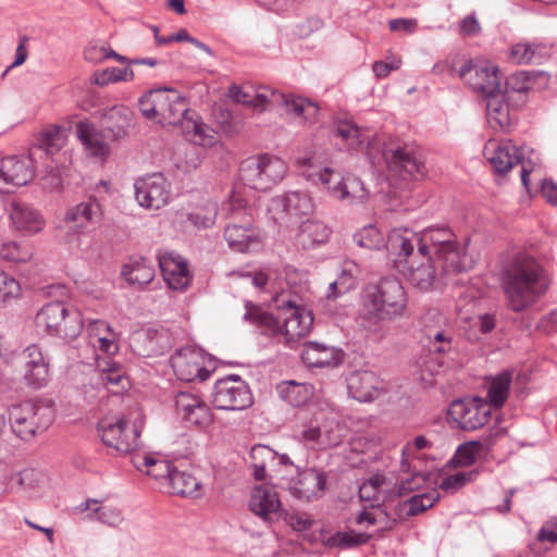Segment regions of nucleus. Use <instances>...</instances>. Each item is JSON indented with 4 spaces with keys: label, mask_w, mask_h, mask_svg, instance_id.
<instances>
[{
    "label": "nucleus",
    "mask_w": 557,
    "mask_h": 557,
    "mask_svg": "<svg viewBox=\"0 0 557 557\" xmlns=\"http://www.w3.org/2000/svg\"><path fill=\"white\" fill-rule=\"evenodd\" d=\"M159 267L168 286L174 290H184L190 283L191 276L187 261L173 253L159 258Z\"/></svg>",
    "instance_id": "nucleus-27"
},
{
    "label": "nucleus",
    "mask_w": 557,
    "mask_h": 557,
    "mask_svg": "<svg viewBox=\"0 0 557 557\" xmlns=\"http://www.w3.org/2000/svg\"><path fill=\"white\" fill-rule=\"evenodd\" d=\"M301 359L309 367H336L343 360V351L317 342H308L304 346Z\"/></svg>",
    "instance_id": "nucleus-33"
},
{
    "label": "nucleus",
    "mask_w": 557,
    "mask_h": 557,
    "mask_svg": "<svg viewBox=\"0 0 557 557\" xmlns=\"http://www.w3.org/2000/svg\"><path fill=\"white\" fill-rule=\"evenodd\" d=\"M484 156L497 174H506L521 161L518 148L511 140L490 139L484 147Z\"/></svg>",
    "instance_id": "nucleus-24"
},
{
    "label": "nucleus",
    "mask_w": 557,
    "mask_h": 557,
    "mask_svg": "<svg viewBox=\"0 0 557 557\" xmlns=\"http://www.w3.org/2000/svg\"><path fill=\"white\" fill-rule=\"evenodd\" d=\"M97 429L102 443L120 454H129L138 446L139 431L123 417L103 418Z\"/></svg>",
    "instance_id": "nucleus-15"
},
{
    "label": "nucleus",
    "mask_w": 557,
    "mask_h": 557,
    "mask_svg": "<svg viewBox=\"0 0 557 557\" xmlns=\"http://www.w3.org/2000/svg\"><path fill=\"white\" fill-rule=\"evenodd\" d=\"M183 128L186 136L195 145L212 147L216 143V132L202 121L187 119Z\"/></svg>",
    "instance_id": "nucleus-45"
},
{
    "label": "nucleus",
    "mask_w": 557,
    "mask_h": 557,
    "mask_svg": "<svg viewBox=\"0 0 557 557\" xmlns=\"http://www.w3.org/2000/svg\"><path fill=\"white\" fill-rule=\"evenodd\" d=\"M134 189L137 203L147 210H159L172 199L171 183L161 172L138 177Z\"/></svg>",
    "instance_id": "nucleus-14"
},
{
    "label": "nucleus",
    "mask_w": 557,
    "mask_h": 557,
    "mask_svg": "<svg viewBox=\"0 0 557 557\" xmlns=\"http://www.w3.org/2000/svg\"><path fill=\"white\" fill-rule=\"evenodd\" d=\"M252 465H271L275 463L277 454L265 445H255L250 450Z\"/></svg>",
    "instance_id": "nucleus-64"
},
{
    "label": "nucleus",
    "mask_w": 557,
    "mask_h": 557,
    "mask_svg": "<svg viewBox=\"0 0 557 557\" xmlns=\"http://www.w3.org/2000/svg\"><path fill=\"white\" fill-rule=\"evenodd\" d=\"M74 513H86L85 519L98 521L111 527H115L123 521L120 509L113 506H102L96 498H88L73 508Z\"/></svg>",
    "instance_id": "nucleus-35"
},
{
    "label": "nucleus",
    "mask_w": 557,
    "mask_h": 557,
    "mask_svg": "<svg viewBox=\"0 0 557 557\" xmlns=\"http://www.w3.org/2000/svg\"><path fill=\"white\" fill-rule=\"evenodd\" d=\"M21 285L11 274L0 269V300L8 301L20 297Z\"/></svg>",
    "instance_id": "nucleus-60"
},
{
    "label": "nucleus",
    "mask_w": 557,
    "mask_h": 557,
    "mask_svg": "<svg viewBox=\"0 0 557 557\" xmlns=\"http://www.w3.org/2000/svg\"><path fill=\"white\" fill-rule=\"evenodd\" d=\"M222 212L230 220L224 227V238L230 249L247 252L261 245L262 233L255 226L252 213L242 198L231 197L223 203Z\"/></svg>",
    "instance_id": "nucleus-4"
},
{
    "label": "nucleus",
    "mask_w": 557,
    "mask_h": 557,
    "mask_svg": "<svg viewBox=\"0 0 557 557\" xmlns=\"http://www.w3.org/2000/svg\"><path fill=\"white\" fill-rule=\"evenodd\" d=\"M154 268L144 257H131L121 269V276L131 286L141 288L154 278Z\"/></svg>",
    "instance_id": "nucleus-38"
},
{
    "label": "nucleus",
    "mask_w": 557,
    "mask_h": 557,
    "mask_svg": "<svg viewBox=\"0 0 557 557\" xmlns=\"http://www.w3.org/2000/svg\"><path fill=\"white\" fill-rule=\"evenodd\" d=\"M103 211L99 200L90 196L66 209L64 224L76 235L85 234L102 221Z\"/></svg>",
    "instance_id": "nucleus-18"
},
{
    "label": "nucleus",
    "mask_w": 557,
    "mask_h": 557,
    "mask_svg": "<svg viewBox=\"0 0 557 557\" xmlns=\"http://www.w3.org/2000/svg\"><path fill=\"white\" fill-rule=\"evenodd\" d=\"M35 324L39 331L69 339L78 336L84 327L81 312L67 310L61 301L45 305L37 312Z\"/></svg>",
    "instance_id": "nucleus-7"
},
{
    "label": "nucleus",
    "mask_w": 557,
    "mask_h": 557,
    "mask_svg": "<svg viewBox=\"0 0 557 557\" xmlns=\"http://www.w3.org/2000/svg\"><path fill=\"white\" fill-rule=\"evenodd\" d=\"M161 88L147 91L138 100V108L141 114L148 120H157L160 104Z\"/></svg>",
    "instance_id": "nucleus-58"
},
{
    "label": "nucleus",
    "mask_w": 557,
    "mask_h": 557,
    "mask_svg": "<svg viewBox=\"0 0 557 557\" xmlns=\"http://www.w3.org/2000/svg\"><path fill=\"white\" fill-rule=\"evenodd\" d=\"M459 76L473 91L483 98L500 92L499 70L492 63H473L468 61L461 66Z\"/></svg>",
    "instance_id": "nucleus-17"
},
{
    "label": "nucleus",
    "mask_w": 557,
    "mask_h": 557,
    "mask_svg": "<svg viewBox=\"0 0 557 557\" xmlns=\"http://www.w3.org/2000/svg\"><path fill=\"white\" fill-rule=\"evenodd\" d=\"M331 234L332 230L323 222L307 220L300 224L296 240L301 248L309 250L326 244Z\"/></svg>",
    "instance_id": "nucleus-37"
},
{
    "label": "nucleus",
    "mask_w": 557,
    "mask_h": 557,
    "mask_svg": "<svg viewBox=\"0 0 557 557\" xmlns=\"http://www.w3.org/2000/svg\"><path fill=\"white\" fill-rule=\"evenodd\" d=\"M249 508L256 516L269 522L281 517L282 503L274 488L257 486L251 492Z\"/></svg>",
    "instance_id": "nucleus-25"
},
{
    "label": "nucleus",
    "mask_w": 557,
    "mask_h": 557,
    "mask_svg": "<svg viewBox=\"0 0 557 557\" xmlns=\"http://www.w3.org/2000/svg\"><path fill=\"white\" fill-rule=\"evenodd\" d=\"M175 408L177 416L187 425L205 429L213 422L209 406L194 394L178 393L175 397Z\"/></svg>",
    "instance_id": "nucleus-21"
},
{
    "label": "nucleus",
    "mask_w": 557,
    "mask_h": 557,
    "mask_svg": "<svg viewBox=\"0 0 557 557\" xmlns=\"http://www.w3.org/2000/svg\"><path fill=\"white\" fill-rule=\"evenodd\" d=\"M277 104H283L288 112L301 116L309 123L318 120L320 109L317 103L308 99L285 95L267 86L253 88L251 102L253 109L263 111Z\"/></svg>",
    "instance_id": "nucleus-9"
},
{
    "label": "nucleus",
    "mask_w": 557,
    "mask_h": 557,
    "mask_svg": "<svg viewBox=\"0 0 557 557\" xmlns=\"http://www.w3.org/2000/svg\"><path fill=\"white\" fill-rule=\"evenodd\" d=\"M288 171L287 163L280 157L261 153L247 158L240 165L243 182L256 190H269L278 184Z\"/></svg>",
    "instance_id": "nucleus-6"
},
{
    "label": "nucleus",
    "mask_w": 557,
    "mask_h": 557,
    "mask_svg": "<svg viewBox=\"0 0 557 557\" xmlns=\"http://www.w3.org/2000/svg\"><path fill=\"white\" fill-rule=\"evenodd\" d=\"M172 367L182 381L193 382L199 376V355L189 348L180 349L172 357Z\"/></svg>",
    "instance_id": "nucleus-39"
},
{
    "label": "nucleus",
    "mask_w": 557,
    "mask_h": 557,
    "mask_svg": "<svg viewBox=\"0 0 557 557\" xmlns=\"http://www.w3.org/2000/svg\"><path fill=\"white\" fill-rule=\"evenodd\" d=\"M420 239L429 245L430 255L441 263L443 273H459L471 269L472 260L455 240V235L448 227L424 230Z\"/></svg>",
    "instance_id": "nucleus-5"
},
{
    "label": "nucleus",
    "mask_w": 557,
    "mask_h": 557,
    "mask_svg": "<svg viewBox=\"0 0 557 557\" xmlns=\"http://www.w3.org/2000/svg\"><path fill=\"white\" fill-rule=\"evenodd\" d=\"M133 463L135 467L143 471L156 480H170L175 467L172 462L164 459H156L151 456H135L133 459Z\"/></svg>",
    "instance_id": "nucleus-44"
},
{
    "label": "nucleus",
    "mask_w": 557,
    "mask_h": 557,
    "mask_svg": "<svg viewBox=\"0 0 557 557\" xmlns=\"http://www.w3.org/2000/svg\"><path fill=\"white\" fill-rule=\"evenodd\" d=\"M53 419L52 407L42 403L28 400L10 410L12 430L23 441H29L46 431Z\"/></svg>",
    "instance_id": "nucleus-8"
},
{
    "label": "nucleus",
    "mask_w": 557,
    "mask_h": 557,
    "mask_svg": "<svg viewBox=\"0 0 557 557\" xmlns=\"http://www.w3.org/2000/svg\"><path fill=\"white\" fill-rule=\"evenodd\" d=\"M64 144L65 137L61 127L51 125L40 133L37 143L29 148L30 156L39 161L55 162L54 157Z\"/></svg>",
    "instance_id": "nucleus-31"
},
{
    "label": "nucleus",
    "mask_w": 557,
    "mask_h": 557,
    "mask_svg": "<svg viewBox=\"0 0 557 557\" xmlns=\"http://www.w3.org/2000/svg\"><path fill=\"white\" fill-rule=\"evenodd\" d=\"M174 158L176 166L184 172L196 169L200 163L199 153L196 147L190 144L180 147L175 151Z\"/></svg>",
    "instance_id": "nucleus-54"
},
{
    "label": "nucleus",
    "mask_w": 557,
    "mask_h": 557,
    "mask_svg": "<svg viewBox=\"0 0 557 557\" xmlns=\"http://www.w3.org/2000/svg\"><path fill=\"white\" fill-rule=\"evenodd\" d=\"M9 216L17 231L28 235L40 232L46 225V221L40 212L24 202H12L9 209Z\"/></svg>",
    "instance_id": "nucleus-30"
},
{
    "label": "nucleus",
    "mask_w": 557,
    "mask_h": 557,
    "mask_svg": "<svg viewBox=\"0 0 557 557\" xmlns=\"http://www.w3.org/2000/svg\"><path fill=\"white\" fill-rule=\"evenodd\" d=\"M370 535L363 532H337L331 537V543L339 548H350L361 544H366L370 540Z\"/></svg>",
    "instance_id": "nucleus-57"
},
{
    "label": "nucleus",
    "mask_w": 557,
    "mask_h": 557,
    "mask_svg": "<svg viewBox=\"0 0 557 557\" xmlns=\"http://www.w3.org/2000/svg\"><path fill=\"white\" fill-rule=\"evenodd\" d=\"M159 109L157 120L160 123L177 125L187 120L188 106L186 99L172 88H161L159 98Z\"/></svg>",
    "instance_id": "nucleus-23"
},
{
    "label": "nucleus",
    "mask_w": 557,
    "mask_h": 557,
    "mask_svg": "<svg viewBox=\"0 0 557 557\" xmlns=\"http://www.w3.org/2000/svg\"><path fill=\"white\" fill-rule=\"evenodd\" d=\"M216 215V205L211 203L188 213L187 219L197 228H209L215 223Z\"/></svg>",
    "instance_id": "nucleus-55"
},
{
    "label": "nucleus",
    "mask_w": 557,
    "mask_h": 557,
    "mask_svg": "<svg viewBox=\"0 0 557 557\" xmlns=\"http://www.w3.org/2000/svg\"><path fill=\"white\" fill-rule=\"evenodd\" d=\"M96 362L99 384L113 394H120L127 388L128 380L119 363L107 358H97Z\"/></svg>",
    "instance_id": "nucleus-36"
},
{
    "label": "nucleus",
    "mask_w": 557,
    "mask_h": 557,
    "mask_svg": "<svg viewBox=\"0 0 557 557\" xmlns=\"http://www.w3.org/2000/svg\"><path fill=\"white\" fill-rule=\"evenodd\" d=\"M437 496L434 494L423 493L411 496L410 498L398 502L394 507V518L388 519L386 529H393L398 521L410 517L418 516L426 509L433 507Z\"/></svg>",
    "instance_id": "nucleus-34"
},
{
    "label": "nucleus",
    "mask_w": 557,
    "mask_h": 557,
    "mask_svg": "<svg viewBox=\"0 0 557 557\" xmlns=\"http://www.w3.org/2000/svg\"><path fill=\"white\" fill-rule=\"evenodd\" d=\"M135 77L134 71L126 67H108L92 74V82L98 86H107L113 83L132 82Z\"/></svg>",
    "instance_id": "nucleus-51"
},
{
    "label": "nucleus",
    "mask_w": 557,
    "mask_h": 557,
    "mask_svg": "<svg viewBox=\"0 0 557 557\" xmlns=\"http://www.w3.org/2000/svg\"><path fill=\"white\" fill-rule=\"evenodd\" d=\"M38 163L39 160L37 158H33L30 156V151H28V156L7 157L2 160L0 176L7 184L25 186L34 178V166Z\"/></svg>",
    "instance_id": "nucleus-22"
},
{
    "label": "nucleus",
    "mask_w": 557,
    "mask_h": 557,
    "mask_svg": "<svg viewBox=\"0 0 557 557\" xmlns=\"http://www.w3.org/2000/svg\"><path fill=\"white\" fill-rule=\"evenodd\" d=\"M428 347L431 351L444 355L453 348V333L449 330L430 329L426 331Z\"/></svg>",
    "instance_id": "nucleus-53"
},
{
    "label": "nucleus",
    "mask_w": 557,
    "mask_h": 557,
    "mask_svg": "<svg viewBox=\"0 0 557 557\" xmlns=\"http://www.w3.org/2000/svg\"><path fill=\"white\" fill-rule=\"evenodd\" d=\"M385 159L389 171L403 180H419L426 173L421 153L410 146L386 151Z\"/></svg>",
    "instance_id": "nucleus-19"
},
{
    "label": "nucleus",
    "mask_w": 557,
    "mask_h": 557,
    "mask_svg": "<svg viewBox=\"0 0 557 557\" xmlns=\"http://www.w3.org/2000/svg\"><path fill=\"white\" fill-rule=\"evenodd\" d=\"M45 168L40 176V184L44 189L49 191L60 190L62 187V175L60 169L51 161H39Z\"/></svg>",
    "instance_id": "nucleus-56"
},
{
    "label": "nucleus",
    "mask_w": 557,
    "mask_h": 557,
    "mask_svg": "<svg viewBox=\"0 0 557 557\" xmlns=\"http://www.w3.org/2000/svg\"><path fill=\"white\" fill-rule=\"evenodd\" d=\"M535 72L533 71H517L506 79V90L515 92L528 91L534 79Z\"/></svg>",
    "instance_id": "nucleus-59"
},
{
    "label": "nucleus",
    "mask_w": 557,
    "mask_h": 557,
    "mask_svg": "<svg viewBox=\"0 0 557 557\" xmlns=\"http://www.w3.org/2000/svg\"><path fill=\"white\" fill-rule=\"evenodd\" d=\"M22 358L24 360L25 370L37 368L39 366H49L48 361L42 355L41 349L37 345L27 346L23 350Z\"/></svg>",
    "instance_id": "nucleus-63"
},
{
    "label": "nucleus",
    "mask_w": 557,
    "mask_h": 557,
    "mask_svg": "<svg viewBox=\"0 0 557 557\" xmlns=\"http://www.w3.org/2000/svg\"><path fill=\"white\" fill-rule=\"evenodd\" d=\"M245 308V321L264 326L272 335H283L287 344L305 337L313 324L312 313L290 299L278 300L276 315L263 311L248 300Z\"/></svg>",
    "instance_id": "nucleus-3"
},
{
    "label": "nucleus",
    "mask_w": 557,
    "mask_h": 557,
    "mask_svg": "<svg viewBox=\"0 0 557 557\" xmlns=\"http://www.w3.org/2000/svg\"><path fill=\"white\" fill-rule=\"evenodd\" d=\"M504 431L493 429V432L484 441H470L458 446L451 462L460 467H470L483 455L488 454L494 445V438L498 437Z\"/></svg>",
    "instance_id": "nucleus-32"
},
{
    "label": "nucleus",
    "mask_w": 557,
    "mask_h": 557,
    "mask_svg": "<svg viewBox=\"0 0 557 557\" xmlns=\"http://www.w3.org/2000/svg\"><path fill=\"white\" fill-rule=\"evenodd\" d=\"M486 100V114L488 124L497 129H505L510 124L509 108L505 101V96L499 94L484 98Z\"/></svg>",
    "instance_id": "nucleus-43"
},
{
    "label": "nucleus",
    "mask_w": 557,
    "mask_h": 557,
    "mask_svg": "<svg viewBox=\"0 0 557 557\" xmlns=\"http://www.w3.org/2000/svg\"><path fill=\"white\" fill-rule=\"evenodd\" d=\"M395 267L400 270L414 257L425 260V252H430L429 245L421 243L420 236L408 228H394L385 240V246Z\"/></svg>",
    "instance_id": "nucleus-13"
},
{
    "label": "nucleus",
    "mask_w": 557,
    "mask_h": 557,
    "mask_svg": "<svg viewBox=\"0 0 557 557\" xmlns=\"http://www.w3.org/2000/svg\"><path fill=\"white\" fill-rule=\"evenodd\" d=\"M173 494L181 496H200L201 484L197 478L187 471H181L176 467L169 480Z\"/></svg>",
    "instance_id": "nucleus-46"
},
{
    "label": "nucleus",
    "mask_w": 557,
    "mask_h": 557,
    "mask_svg": "<svg viewBox=\"0 0 557 557\" xmlns=\"http://www.w3.org/2000/svg\"><path fill=\"white\" fill-rule=\"evenodd\" d=\"M354 242L361 248L379 250L385 246V237L375 225H367L354 234Z\"/></svg>",
    "instance_id": "nucleus-52"
},
{
    "label": "nucleus",
    "mask_w": 557,
    "mask_h": 557,
    "mask_svg": "<svg viewBox=\"0 0 557 557\" xmlns=\"http://www.w3.org/2000/svg\"><path fill=\"white\" fill-rule=\"evenodd\" d=\"M76 135L89 154L104 157L109 152L103 135L88 121H81L76 125Z\"/></svg>",
    "instance_id": "nucleus-40"
},
{
    "label": "nucleus",
    "mask_w": 557,
    "mask_h": 557,
    "mask_svg": "<svg viewBox=\"0 0 557 557\" xmlns=\"http://www.w3.org/2000/svg\"><path fill=\"white\" fill-rule=\"evenodd\" d=\"M552 55V46L544 41H519L510 48L509 60L518 65L542 64Z\"/></svg>",
    "instance_id": "nucleus-28"
},
{
    "label": "nucleus",
    "mask_w": 557,
    "mask_h": 557,
    "mask_svg": "<svg viewBox=\"0 0 557 557\" xmlns=\"http://www.w3.org/2000/svg\"><path fill=\"white\" fill-rule=\"evenodd\" d=\"M313 208L312 199L307 193L289 191L273 197L267 211L274 223L281 226H289L298 218L310 214Z\"/></svg>",
    "instance_id": "nucleus-12"
},
{
    "label": "nucleus",
    "mask_w": 557,
    "mask_h": 557,
    "mask_svg": "<svg viewBox=\"0 0 557 557\" xmlns=\"http://www.w3.org/2000/svg\"><path fill=\"white\" fill-rule=\"evenodd\" d=\"M476 470L467 472H457L455 474L444 478L441 482V488L444 491H456L465 486L467 483L473 481L478 475Z\"/></svg>",
    "instance_id": "nucleus-62"
},
{
    "label": "nucleus",
    "mask_w": 557,
    "mask_h": 557,
    "mask_svg": "<svg viewBox=\"0 0 557 557\" xmlns=\"http://www.w3.org/2000/svg\"><path fill=\"white\" fill-rule=\"evenodd\" d=\"M347 388L352 398L368 403L379 396L382 382L372 371H356L347 377Z\"/></svg>",
    "instance_id": "nucleus-26"
},
{
    "label": "nucleus",
    "mask_w": 557,
    "mask_h": 557,
    "mask_svg": "<svg viewBox=\"0 0 557 557\" xmlns=\"http://www.w3.org/2000/svg\"><path fill=\"white\" fill-rule=\"evenodd\" d=\"M492 411L487 400L473 397L454 400L447 414L453 426L465 431H475L488 423Z\"/></svg>",
    "instance_id": "nucleus-11"
},
{
    "label": "nucleus",
    "mask_w": 557,
    "mask_h": 557,
    "mask_svg": "<svg viewBox=\"0 0 557 557\" xmlns=\"http://www.w3.org/2000/svg\"><path fill=\"white\" fill-rule=\"evenodd\" d=\"M319 182L327 189L330 195L348 203H361L368 199V190L362 181L357 176L343 177L330 168H324L318 173Z\"/></svg>",
    "instance_id": "nucleus-16"
},
{
    "label": "nucleus",
    "mask_w": 557,
    "mask_h": 557,
    "mask_svg": "<svg viewBox=\"0 0 557 557\" xmlns=\"http://www.w3.org/2000/svg\"><path fill=\"white\" fill-rule=\"evenodd\" d=\"M276 392L282 400L294 407L306 405L313 396V387L308 383L284 381L277 384Z\"/></svg>",
    "instance_id": "nucleus-41"
},
{
    "label": "nucleus",
    "mask_w": 557,
    "mask_h": 557,
    "mask_svg": "<svg viewBox=\"0 0 557 557\" xmlns=\"http://www.w3.org/2000/svg\"><path fill=\"white\" fill-rule=\"evenodd\" d=\"M24 380L26 384L34 389L47 386L50 380L49 366L26 369Z\"/></svg>",
    "instance_id": "nucleus-61"
},
{
    "label": "nucleus",
    "mask_w": 557,
    "mask_h": 557,
    "mask_svg": "<svg viewBox=\"0 0 557 557\" xmlns=\"http://www.w3.org/2000/svg\"><path fill=\"white\" fill-rule=\"evenodd\" d=\"M503 288L508 307L522 312L546 293L548 281L536 259L521 250L515 252L504 268Z\"/></svg>",
    "instance_id": "nucleus-1"
},
{
    "label": "nucleus",
    "mask_w": 557,
    "mask_h": 557,
    "mask_svg": "<svg viewBox=\"0 0 557 557\" xmlns=\"http://www.w3.org/2000/svg\"><path fill=\"white\" fill-rule=\"evenodd\" d=\"M84 58L87 62L99 64L108 59H114L117 62L127 61V57L119 54L110 46L98 41H90L84 49Z\"/></svg>",
    "instance_id": "nucleus-50"
},
{
    "label": "nucleus",
    "mask_w": 557,
    "mask_h": 557,
    "mask_svg": "<svg viewBox=\"0 0 557 557\" xmlns=\"http://www.w3.org/2000/svg\"><path fill=\"white\" fill-rule=\"evenodd\" d=\"M212 404L219 410L240 411L253 404V397L246 381L231 374L215 382Z\"/></svg>",
    "instance_id": "nucleus-10"
},
{
    "label": "nucleus",
    "mask_w": 557,
    "mask_h": 557,
    "mask_svg": "<svg viewBox=\"0 0 557 557\" xmlns=\"http://www.w3.org/2000/svg\"><path fill=\"white\" fill-rule=\"evenodd\" d=\"M407 295L399 281L382 280L364 288L359 312V325L368 335L382 338L386 332L385 322L406 314Z\"/></svg>",
    "instance_id": "nucleus-2"
},
{
    "label": "nucleus",
    "mask_w": 557,
    "mask_h": 557,
    "mask_svg": "<svg viewBox=\"0 0 557 557\" xmlns=\"http://www.w3.org/2000/svg\"><path fill=\"white\" fill-rule=\"evenodd\" d=\"M512 382V372L504 371L491 381L487 389V403L491 404V408H500L508 398L509 388Z\"/></svg>",
    "instance_id": "nucleus-48"
},
{
    "label": "nucleus",
    "mask_w": 557,
    "mask_h": 557,
    "mask_svg": "<svg viewBox=\"0 0 557 557\" xmlns=\"http://www.w3.org/2000/svg\"><path fill=\"white\" fill-rule=\"evenodd\" d=\"M325 485V474L314 468H309L298 472V478L290 486V492L299 499L310 500L320 497Z\"/></svg>",
    "instance_id": "nucleus-29"
},
{
    "label": "nucleus",
    "mask_w": 557,
    "mask_h": 557,
    "mask_svg": "<svg viewBox=\"0 0 557 557\" xmlns=\"http://www.w3.org/2000/svg\"><path fill=\"white\" fill-rule=\"evenodd\" d=\"M333 133L346 143L348 148H356L367 140V131L351 121L341 120L334 123Z\"/></svg>",
    "instance_id": "nucleus-49"
},
{
    "label": "nucleus",
    "mask_w": 557,
    "mask_h": 557,
    "mask_svg": "<svg viewBox=\"0 0 557 557\" xmlns=\"http://www.w3.org/2000/svg\"><path fill=\"white\" fill-rule=\"evenodd\" d=\"M34 255L33 247L27 243H18L0 236V258L4 261L25 263Z\"/></svg>",
    "instance_id": "nucleus-47"
},
{
    "label": "nucleus",
    "mask_w": 557,
    "mask_h": 557,
    "mask_svg": "<svg viewBox=\"0 0 557 557\" xmlns=\"http://www.w3.org/2000/svg\"><path fill=\"white\" fill-rule=\"evenodd\" d=\"M399 271L420 290L431 289L441 275L447 274L442 272L441 263L430 252H425V260L414 257Z\"/></svg>",
    "instance_id": "nucleus-20"
},
{
    "label": "nucleus",
    "mask_w": 557,
    "mask_h": 557,
    "mask_svg": "<svg viewBox=\"0 0 557 557\" xmlns=\"http://www.w3.org/2000/svg\"><path fill=\"white\" fill-rule=\"evenodd\" d=\"M107 129L116 139L127 135L133 121L132 110L123 104L110 108L104 114Z\"/></svg>",
    "instance_id": "nucleus-42"
}]
</instances>
